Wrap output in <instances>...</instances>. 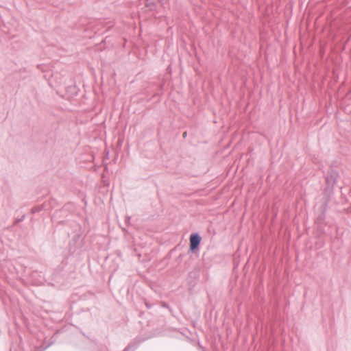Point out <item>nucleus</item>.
I'll return each instance as SVG.
<instances>
[{
    "label": "nucleus",
    "mask_w": 351,
    "mask_h": 351,
    "mask_svg": "<svg viewBox=\"0 0 351 351\" xmlns=\"http://www.w3.org/2000/svg\"><path fill=\"white\" fill-rule=\"evenodd\" d=\"M338 178V173L331 170L326 176V187L324 189V194L326 197V202L330 200V195L332 193L333 186L337 182Z\"/></svg>",
    "instance_id": "1"
},
{
    "label": "nucleus",
    "mask_w": 351,
    "mask_h": 351,
    "mask_svg": "<svg viewBox=\"0 0 351 351\" xmlns=\"http://www.w3.org/2000/svg\"><path fill=\"white\" fill-rule=\"evenodd\" d=\"M202 238L197 233L191 234L190 236V250L195 252L199 250Z\"/></svg>",
    "instance_id": "2"
},
{
    "label": "nucleus",
    "mask_w": 351,
    "mask_h": 351,
    "mask_svg": "<svg viewBox=\"0 0 351 351\" xmlns=\"http://www.w3.org/2000/svg\"><path fill=\"white\" fill-rule=\"evenodd\" d=\"M158 1H159V0H146V7H147L150 10H154L157 6L156 3Z\"/></svg>",
    "instance_id": "3"
},
{
    "label": "nucleus",
    "mask_w": 351,
    "mask_h": 351,
    "mask_svg": "<svg viewBox=\"0 0 351 351\" xmlns=\"http://www.w3.org/2000/svg\"><path fill=\"white\" fill-rule=\"evenodd\" d=\"M138 346V343H130L128 346L125 347V348H129V351H134Z\"/></svg>",
    "instance_id": "4"
},
{
    "label": "nucleus",
    "mask_w": 351,
    "mask_h": 351,
    "mask_svg": "<svg viewBox=\"0 0 351 351\" xmlns=\"http://www.w3.org/2000/svg\"><path fill=\"white\" fill-rule=\"evenodd\" d=\"M51 345V343H49L46 346H41L37 347V348H36L35 351H45Z\"/></svg>",
    "instance_id": "5"
},
{
    "label": "nucleus",
    "mask_w": 351,
    "mask_h": 351,
    "mask_svg": "<svg viewBox=\"0 0 351 351\" xmlns=\"http://www.w3.org/2000/svg\"><path fill=\"white\" fill-rule=\"evenodd\" d=\"M41 209H42V208H40V207H34V208H33L32 209V213H38V212L40 211V210H41Z\"/></svg>",
    "instance_id": "6"
},
{
    "label": "nucleus",
    "mask_w": 351,
    "mask_h": 351,
    "mask_svg": "<svg viewBox=\"0 0 351 351\" xmlns=\"http://www.w3.org/2000/svg\"><path fill=\"white\" fill-rule=\"evenodd\" d=\"M130 217H127L126 219H125L126 223H128L130 221Z\"/></svg>",
    "instance_id": "7"
},
{
    "label": "nucleus",
    "mask_w": 351,
    "mask_h": 351,
    "mask_svg": "<svg viewBox=\"0 0 351 351\" xmlns=\"http://www.w3.org/2000/svg\"><path fill=\"white\" fill-rule=\"evenodd\" d=\"M186 135H187V132H184L183 133V137H184V138H185V137L186 136Z\"/></svg>",
    "instance_id": "8"
},
{
    "label": "nucleus",
    "mask_w": 351,
    "mask_h": 351,
    "mask_svg": "<svg viewBox=\"0 0 351 351\" xmlns=\"http://www.w3.org/2000/svg\"><path fill=\"white\" fill-rule=\"evenodd\" d=\"M25 218V216H23L22 218H20V219L19 220V221L23 220V219Z\"/></svg>",
    "instance_id": "9"
},
{
    "label": "nucleus",
    "mask_w": 351,
    "mask_h": 351,
    "mask_svg": "<svg viewBox=\"0 0 351 351\" xmlns=\"http://www.w3.org/2000/svg\"><path fill=\"white\" fill-rule=\"evenodd\" d=\"M123 351H129V348H124V350Z\"/></svg>",
    "instance_id": "10"
}]
</instances>
